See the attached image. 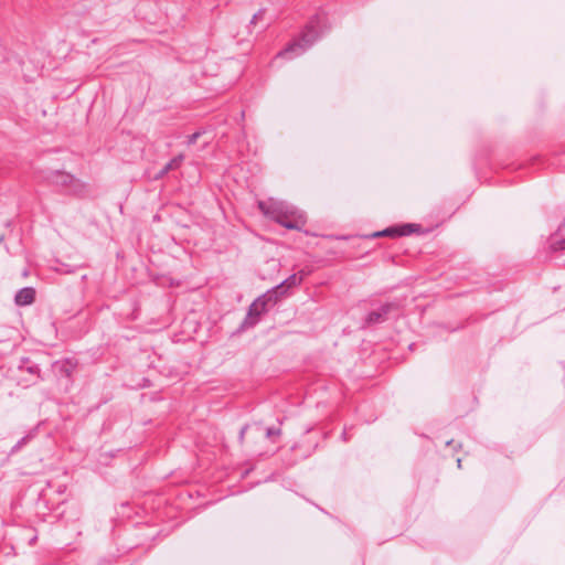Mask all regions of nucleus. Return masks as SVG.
<instances>
[{
  "label": "nucleus",
  "instance_id": "3",
  "mask_svg": "<svg viewBox=\"0 0 565 565\" xmlns=\"http://www.w3.org/2000/svg\"><path fill=\"white\" fill-rule=\"evenodd\" d=\"M278 300L276 290H269L266 294L258 297L249 307L247 317L244 321L245 327H252L256 324L259 317L266 312L268 303H275Z\"/></svg>",
  "mask_w": 565,
  "mask_h": 565
},
{
  "label": "nucleus",
  "instance_id": "5",
  "mask_svg": "<svg viewBox=\"0 0 565 565\" xmlns=\"http://www.w3.org/2000/svg\"><path fill=\"white\" fill-rule=\"evenodd\" d=\"M35 290L31 287L22 288L15 295V303L18 306H28L34 301Z\"/></svg>",
  "mask_w": 565,
  "mask_h": 565
},
{
  "label": "nucleus",
  "instance_id": "1",
  "mask_svg": "<svg viewBox=\"0 0 565 565\" xmlns=\"http://www.w3.org/2000/svg\"><path fill=\"white\" fill-rule=\"evenodd\" d=\"M258 207L264 215L276 221L286 228L299 230L306 223L305 214L294 205L284 201L273 199L268 201H259Z\"/></svg>",
  "mask_w": 565,
  "mask_h": 565
},
{
  "label": "nucleus",
  "instance_id": "4",
  "mask_svg": "<svg viewBox=\"0 0 565 565\" xmlns=\"http://www.w3.org/2000/svg\"><path fill=\"white\" fill-rule=\"evenodd\" d=\"M413 231H414V225L407 224L402 227H391V228H386L382 232H376L373 234V236H375V237H377V236H403V235L411 234Z\"/></svg>",
  "mask_w": 565,
  "mask_h": 565
},
{
  "label": "nucleus",
  "instance_id": "2",
  "mask_svg": "<svg viewBox=\"0 0 565 565\" xmlns=\"http://www.w3.org/2000/svg\"><path fill=\"white\" fill-rule=\"evenodd\" d=\"M320 30L315 25L313 21L309 23L300 39L291 43L287 49L281 51L277 57L291 58L302 54L319 38Z\"/></svg>",
  "mask_w": 565,
  "mask_h": 565
},
{
  "label": "nucleus",
  "instance_id": "9",
  "mask_svg": "<svg viewBox=\"0 0 565 565\" xmlns=\"http://www.w3.org/2000/svg\"><path fill=\"white\" fill-rule=\"evenodd\" d=\"M181 159H173L167 167V169H172L179 164Z\"/></svg>",
  "mask_w": 565,
  "mask_h": 565
},
{
  "label": "nucleus",
  "instance_id": "6",
  "mask_svg": "<svg viewBox=\"0 0 565 565\" xmlns=\"http://www.w3.org/2000/svg\"><path fill=\"white\" fill-rule=\"evenodd\" d=\"M302 281V275H298V274H294L291 276H289L286 280H284L280 285H278L276 288H274L273 290H276V296L278 297V295H282L286 289L288 288H292V287H296L298 285H300Z\"/></svg>",
  "mask_w": 565,
  "mask_h": 565
},
{
  "label": "nucleus",
  "instance_id": "10",
  "mask_svg": "<svg viewBox=\"0 0 565 565\" xmlns=\"http://www.w3.org/2000/svg\"><path fill=\"white\" fill-rule=\"evenodd\" d=\"M277 434H279V430H275V429H273V428H269V429L267 430V436H268V437H271V436L277 435Z\"/></svg>",
  "mask_w": 565,
  "mask_h": 565
},
{
  "label": "nucleus",
  "instance_id": "7",
  "mask_svg": "<svg viewBox=\"0 0 565 565\" xmlns=\"http://www.w3.org/2000/svg\"><path fill=\"white\" fill-rule=\"evenodd\" d=\"M391 309V306H384L379 311H373L369 315V322H377L381 320V318L388 312Z\"/></svg>",
  "mask_w": 565,
  "mask_h": 565
},
{
  "label": "nucleus",
  "instance_id": "8",
  "mask_svg": "<svg viewBox=\"0 0 565 565\" xmlns=\"http://www.w3.org/2000/svg\"><path fill=\"white\" fill-rule=\"evenodd\" d=\"M201 135H202V132H201V131H196V132H194L193 135H191V136L189 137V141H188V142H189V145H193V143L199 139V137H200Z\"/></svg>",
  "mask_w": 565,
  "mask_h": 565
}]
</instances>
